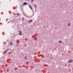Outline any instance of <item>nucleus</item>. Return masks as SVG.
<instances>
[{
    "mask_svg": "<svg viewBox=\"0 0 73 73\" xmlns=\"http://www.w3.org/2000/svg\"><path fill=\"white\" fill-rule=\"evenodd\" d=\"M36 40V38L35 39V40Z\"/></svg>",
    "mask_w": 73,
    "mask_h": 73,
    "instance_id": "obj_14",
    "label": "nucleus"
},
{
    "mask_svg": "<svg viewBox=\"0 0 73 73\" xmlns=\"http://www.w3.org/2000/svg\"><path fill=\"white\" fill-rule=\"evenodd\" d=\"M10 45H11L12 44V43H10Z\"/></svg>",
    "mask_w": 73,
    "mask_h": 73,
    "instance_id": "obj_11",
    "label": "nucleus"
},
{
    "mask_svg": "<svg viewBox=\"0 0 73 73\" xmlns=\"http://www.w3.org/2000/svg\"><path fill=\"white\" fill-rule=\"evenodd\" d=\"M7 50H6L5 51V52H7Z\"/></svg>",
    "mask_w": 73,
    "mask_h": 73,
    "instance_id": "obj_8",
    "label": "nucleus"
},
{
    "mask_svg": "<svg viewBox=\"0 0 73 73\" xmlns=\"http://www.w3.org/2000/svg\"><path fill=\"white\" fill-rule=\"evenodd\" d=\"M31 21H32L31 20V21H30V22H31Z\"/></svg>",
    "mask_w": 73,
    "mask_h": 73,
    "instance_id": "obj_10",
    "label": "nucleus"
},
{
    "mask_svg": "<svg viewBox=\"0 0 73 73\" xmlns=\"http://www.w3.org/2000/svg\"><path fill=\"white\" fill-rule=\"evenodd\" d=\"M25 58H26V57H25Z\"/></svg>",
    "mask_w": 73,
    "mask_h": 73,
    "instance_id": "obj_15",
    "label": "nucleus"
},
{
    "mask_svg": "<svg viewBox=\"0 0 73 73\" xmlns=\"http://www.w3.org/2000/svg\"><path fill=\"white\" fill-rule=\"evenodd\" d=\"M59 42H60V43H61V41H59Z\"/></svg>",
    "mask_w": 73,
    "mask_h": 73,
    "instance_id": "obj_5",
    "label": "nucleus"
},
{
    "mask_svg": "<svg viewBox=\"0 0 73 73\" xmlns=\"http://www.w3.org/2000/svg\"><path fill=\"white\" fill-rule=\"evenodd\" d=\"M17 15H18V16H19V14H17Z\"/></svg>",
    "mask_w": 73,
    "mask_h": 73,
    "instance_id": "obj_12",
    "label": "nucleus"
},
{
    "mask_svg": "<svg viewBox=\"0 0 73 73\" xmlns=\"http://www.w3.org/2000/svg\"><path fill=\"white\" fill-rule=\"evenodd\" d=\"M19 35H22V34H21V31H19Z\"/></svg>",
    "mask_w": 73,
    "mask_h": 73,
    "instance_id": "obj_1",
    "label": "nucleus"
},
{
    "mask_svg": "<svg viewBox=\"0 0 73 73\" xmlns=\"http://www.w3.org/2000/svg\"><path fill=\"white\" fill-rule=\"evenodd\" d=\"M68 26H70V24H68Z\"/></svg>",
    "mask_w": 73,
    "mask_h": 73,
    "instance_id": "obj_7",
    "label": "nucleus"
},
{
    "mask_svg": "<svg viewBox=\"0 0 73 73\" xmlns=\"http://www.w3.org/2000/svg\"><path fill=\"white\" fill-rule=\"evenodd\" d=\"M34 0H31V2H33V1Z\"/></svg>",
    "mask_w": 73,
    "mask_h": 73,
    "instance_id": "obj_6",
    "label": "nucleus"
},
{
    "mask_svg": "<svg viewBox=\"0 0 73 73\" xmlns=\"http://www.w3.org/2000/svg\"><path fill=\"white\" fill-rule=\"evenodd\" d=\"M27 3L25 2L23 3V5H26L27 4Z\"/></svg>",
    "mask_w": 73,
    "mask_h": 73,
    "instance_id": "obj_3",
    "label": "nucleus"
},
{
    "mask_svg": "<svg viewBox=\"0 0 73 73\" xmlns=\"http://www.w3.org/2000/svg\"><path fill=\"white\" fill-rule=\"evenodd\" d=\"M72 60H70V61L68 62H72Z\"/></svg>",
    "mask_w": 73,
    "mask_h": 73,
    "instance_id": "obj_4",
    "label": "nucleus"
},
{
    "mask_svg": "<svg viewBox=\"0 0 73 73\" xmlns=\"http://www.w3.org/2000/svg\"><path fill=\"white\" fill-rule=\"evenodd\" d=\"M29 7L31 9H32V7H31V6L30 5L29 6Z\"/></svg>",
    "mask_w": 73,
    "mask_h": 73,
    "instance_id": "obj_2",
    "label": "nucleus"
},
{
    "mask_svg": "<svg viewBox=\"0 0 73 73\" xmlns=\"http://www.w3.org/2000/svg\"><path fill=\"white\" fill-rule=\"evenodd\" d=\"M35 7L36 8V5H35Z\"/></svg>",
    "mask_w": 73,
    "mask_h": 73,
    "instance_id": "obj_9",
    "label": "nucleus"
},
{
    "mask_svg": "<svg viewBox=\"0 0 73 73\" xmlns=\"http://www.w3.org/2000/svg\"><path fill=\"white\" fill-rule=\"evenodd\" d=\"M0 24H2V23H0Z\"/></svg>",
    "mask_w": 73,
    "mask_h": 73,
    "instance_id": "obj_13",
    "label": "nucleus"
}]
</instances>
